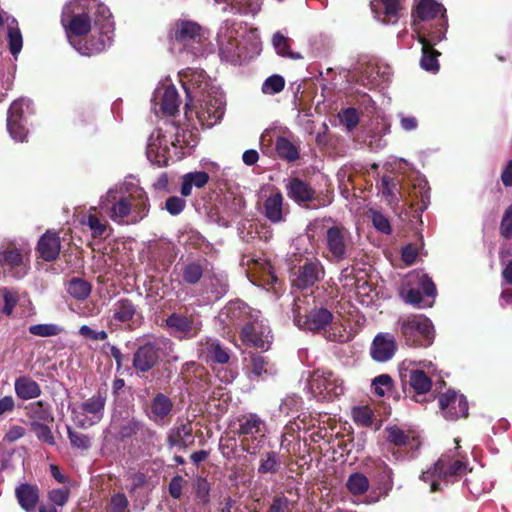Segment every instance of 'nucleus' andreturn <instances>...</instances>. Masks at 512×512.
<instances>
[{"mask_svg":"<svg viewBox=\"0 0 512 512\" xmlns=\"http://www.w3.org/2000/svg\"><path fill=\"white\" fill-rule=\"evenodd\" d=\"M250 263H252V267L250 268L252 273L259 274L267 283L276 281L272 266L267 260L248 258L246 264L250 265Z\"/></svg>","mask_w":512,"mask_h":512,"instance_id":"obj_47","label":"nucleus"},{"mask_svg":"<svg viewBox=\"0 0 512 512\" xmlns=\"http://www.w3.org/2000/svg\"><path fill=\"white\" fill-rule=\"evenodd\" d=\"M380 191L390 206H395L400 202V200H405V194L401 191L399 181L389 176L382 177Z\"/></svg>","mask_w":512,"mask_h":512,"instance_id":"obj_36","label":"nucleus"},{"mask_svg":"<svg viewBox=\"0 0 512 512\" xmlns=\"http://www.w3.org/2000/svg\"><path fill=\"white\" fill-rule=\"evenodd\" d=\"M369 217L373 226L381 233L389 234L391 232V225L388 218L380 211L371 209Z\"/></svg>","mask_w":512,"mask_h":512,"instance_id":"obj_57","label":"nucleus"},{"mask_svg":"<svg viewBox=\"0 0 512 512\" xmlns=\"http://www.w3.org/2000/svg\"><path fill=\"white\" fill-rule=\"evenodd\" d=\"M447 27V19H437L434 26L430 25L429 27H426L424 34L426 36L427 43L433 47L444 40L446 38Z\"/></svg>","mask_w":512,"mask_h":512,"instance_id":"obj_46","label":"nucleus"},{"mask_svg":"<svg viewBox=\"0 0 512 512\" xmlns=\"http://www.w3.org/2000/svg\"><path fill=\"white\" fill-rule=\"evenodd\" d=\"M285 81L280 75H272L268 77L263 85L262 92L266 95H274L281 92L284 89Z\"/></svg>","mask_w":512,"mask_h":512,"instance_id":"obj_55","label":"nucleus"},{"mask_svg":"<svg viewBox=\"0 0 512 512\" xmlns=\"http://www.w3.org/2000/svg\"><path fill=\"white\" fill-rule=\"evenodd\" d=\"M0 264L9 269L16 278H22L28 271L24 255L16 248L0 252Z\"/></svg>","mask_w":512,"mask_h":512,"instance_id":"obj_29","label":"nucleus"},{"mask_svg":"<svg viewBox=\"0 0 512 512\" xmlns=\"http://www.w3.org/2000/svg\"><path fill=\"white\" fill-rule=\"evenodd\" d=\"M99 208L114 223L134 225L147 217L150 203L139 181L129 176L100 197Z\"/></svg>","mask_w":512,"mask_h":512,"instance_id":"obj_2","label":"nucleus"},{"mask_svg":"<svg viewBox=\"0 0 512 512\" xmlns=\"http://www.w3.org/2000/svg\"><path fill=\"white\" fill-rule=\"evenodd\" d=\"M8 26V41H9V50L13 57L17 59L18 54L21 52L23 46V38L20 32V29L17 26V21L12 18L10 22L7 24Z\"/></svg>","mask_w":512,"mask_h":512,"instance_id":"obj_45","label":"nucleus"},{"mask_svg":"<svg viewBox=\"0 0 512 512\" xmlns=\"http://www.w3.org/2000/svg\"><path fill=\"white\" fill-rule=\"evenodd\" d=\"M28 417L30 419L31 424H41V423H51L53 422L52 413L47 405H44L43 402L38 401L36 403H32L28 407Z\"/></svg>","mask_w":512,"mask_h":512,"instance_id":"obj_41","label":"nucleus"},{"mask_svg":"<svg viewBox=\"0 0 512 512\" xmlns=\"http://www.w3.org/2000/svg\"><path fill=\"white\" fill-rule=\"evenodd\" d=\"M308 389L318 400H332L344 394V380L328 369L314 370L308 379Z\"/></svg>","mask_w":512,"mask_h":512,"instance_id":"obj_8","label":"nucleus"},{"mask_svg":"<svg viewBox=\"0 0 512 512\" xmlns=\"http://www.w3.org/2000/svg\"><path fill=\"white\" fill-rule=\"evenodd\" d=\"M327 258L331 261L340 262L347 259L353 251L352 235L342 225H333L326 230L324 237Z\"/></svg>","mask_w":512,"mask_h":512,"instance_id":"obj_9","label":"nucleus"},{"mask_svg":"<svg viewBox=\"0 0 512 512\" xmlns=\"http://www.w3.org/2000/svg\"><path fill=\"white\" fill-rule=\"evenodd\" d=\"M2 296L4 301L2 312L5 315L10 316L13 313L14 308L19 304L20 294L16 291L4 288L2 289Z\"/></svg>","mask_w":512,"mask_h":512,"instance_id":"obj_56","label":"nucleus"},{"mask_svg":"<svg viewBox=\"0 0 512 512\" xmlns=\"http://www.w3.org/2000/svg\"><path fill=\"white\" fill-rule=\"evenodd\" d=\"M240 337L243 344L261 350H268L272 343L271 330L260 312L241 328Z\"/></svg>","mask_w":512,"mask_h":512,"instance_id":"obj_12","label":"nucleus"},{"mask_svg":"<svg viewBox=\"0 0 512 512\" xmlns=\"http://www.w3.org/2000/svg\"><path fill=\"white\" fill-rule=\"evenodd\" d=\"M275 148L279 157L289 162H294L299 158L298 148L286 137H277Z\"/></svg>","mask_w":512,"mask_h":512,"instance_id":"obj_43","label":"nucleus"},{"mask_svg":"<svg viewBox=\"0 0 512 512\" xmlns=\"http://www.w3.org/2000/svg\"><path fill=\"white\" fill-rule=\"evenodd\" d=\"M206 265L207 262L205 260L184 264L182 268L183 280L188 284L197 283L201 279Z\"/></svg>","mask_w":512,"mask_h":512,"instance_id":"obj_44","label":"nucleus"},{"mask_svg":"<svg viewBox=\"0 0 512 512\" xmlns=\"http://www.w3.org/2000/svg\"><path fill=\"white\" fill-rule=\"evenodd\" d=\"M67 292L77 300H84L91 293V285L86 280L73 278L68 284Z\"/></svg>","mask_w":512,"mask_h":512,"instance_id":"obj_50","label":"nucleus"},{"mask_svg":"<svg viewBox=\"0 0 512 512\" xmlns=\"http://www.w3.org/2000/svg\"><path fill=\"white\" fill-rule=\"evenodd\" d=\"M439 407L442 416L450 421L466 417L468 414V402L465 396L453 390L439 396Z\"/></svg>","mask_w":512,"mask_h":512,"instance_id":"obj_18","label":"nucleus"},{"mask_svg":"<svg viewBox=\"0 0 512 512\" xmlns=\"http://www.w3.org/2000/svg\"><path fill=\"white\" fill-rule=\"evenodd\" d=\"M196 143L191 132L174 123H167L149 136L146 155L151 163L166 166L170 160L177 161L189 154Z\"/></svg>","mask_w":512,"mask_h":512,"instance_id":"obj_4","label":"nucleus"},{"mask_svg":"<svg viewBox=\"0 0 512 512\" xmlns=\"http://www.w3.org/2000/svg\"><path fill=\"white\" fill-rule=\"evenodd\" d=\"M61 248L60 238L57 233L47 231L38 241V252L46 261L57 258Z\"/></svg>","mask_w":512,"mask_h":512,"instance_id":"obj_35","label":"nucleus"},{"mask_svg":"<svg viewBox=\"0 0 512 512\" xmlns=\"http://www.w3.org/2000/svg\"><path fill=\"white\" fill-rule=\"evenodd\" d=\"M346 487L353 495L364 494L369 488V481L362 473H353L349 476Z\"/></svg>","mask_w":512,"mask_h":512,"instance_id":"obj_51","label":"nucleus"},{"mask_svg":"<svg viewBox=\"0 0 512 512\" xmlns=\"http://www.w3.org/2000/svg\"><path fill=\"white\" fill-rule=\"evenodd\" d=\"M15 496L25 512H36L40 497L37 485L22 483L15 488Z\"/></svg>","mask_w":512,"mask_h":512,"instance_id":"obj_34","label":"nucleus"},{"mask_svg":"<svg viewBox=\"0 0 512 512\" xmlns=\"http://www.w3.org/2000/svg\"><path fill=\"white\" fill-rule=\"evenodd\" d=\"M400 333L409 346H430L434 340V327L430 319L421 314L398 319Z\"/></svg>","mask_w":512,"mask_h":512,"instance_id":"obj_7","label":"nucleus"},{"mask_svg":"<svg viewBox=\"0 0 512 512\" xmlns=\"http://www.w3.org/2000/svg\"><path fill=\"white\" fill-rule=\"evenodd\" d=\"M272 45L276 53L282 57H289L293 59L300 58L299 54H294L290 50V39L282 32H276L272 37Z\"/></svg>","mask_w":512,"mask_h":512,"instance_id":"obj_49","label":"nucleus"},{"mask_svg":"<svg viewBox=\"0 0 512 512\" xmlns=\"http://www.w3.org/2000/svg\"><path fill=\"white\" fill-rule=\"evenodd\" d=\"M386 437L389 443L395 446H408L409 448H418L422 445L420 436L412 430L405 431L398 426H388L385 429Z\"/></svg>","mask_w":512,"mask_h":512,"instance_id":"obj_33","label":"nucleus"},{"mask_svg":"<svg viewBox=\"0 0 512 512\" xmlns=\"http://www.w3.org/2000/svg\"><path fill=\"white\" fill-rule=\"evenodd\" d=\"M414 32L417 36V40L422 45V57L420 60L421 67L432 73H436L439 71V62L438 56L440 53L433 49L429 43H427V39L425 34L423 33V27L419 26V23L416 21L414 24Z\"/></svg>","mask_w":512,"mask_h":512,"instance_id":"obj_27","label":"nucleus"},{"mask_svg":"<svg viewBox=\"0 0 512 512\" xmlns=\"http://www.w3.org/2000/svg\"><path fill=\"white\" fill-rule=\"evenodd\" d=\"M106 397L97 393L80 404L71 407L73 422L82 428H89L99 423L104 415Z\"/></svg>","mask_w":512,"mask_h":512,"instance_id":"obj_10","label":"nucleus"},{"mask_svg":"<svg viewBox=\"0 0 512 512\" xmlns=\"http://www.w3.org/2000/svg\"><path fill=\"white\" fill-rule=\"evenodd\" d=\"M28 330L30 334L38 337H52L63 332V328L54 323L31 325Z\"/></svg>","mask_w":512,"mask_h":512,"instance_id":"obj_52","label":"nucleus"},{"mask_svg":"<svg viewBox=\"0 0 512 512\" xmlns=\"http://www.w3.org/2000/svg\"><path fill=\"white\" fill-rule=\"evenodd\" d=\"M409 283L417 286L427 297H435L436 287L428 275L421 272H413L409 275Z\"/></svg>","mask_w":512,"mask_h":512,"instance_id":"obj_48","label":"nucleus"},{"mask_svg":"<svg viewBox=\"0 0 512 512\" xmlns=\"http://www.w3.org/2000/svg\"><path fill=\"white\" fill-rule=\"evenodd\" d=\"M61 22L68 36H81L92 31L89 40L70 43L82 55L100 53L108 48L113 40L114 24L109 9L98 0H71L62 10Z\"/></svg>","mask_w":512,"mask_h":512,"instance_id":"obj_1","label":"nucleus"},{"mask_svg":"<svg viewBox=\"0 0 512 512\" xmlns=\"http://www.w3.org/2000/svg\"><path fill=\"white\" fill-rule=\"evenodd\" d=\"M142 425L139 421L135 419H125L123 420L121 427L119 429V435L122 438L131 437L136 435L138 431L141 429Z\"/></svg>","mask_w":512,"mask_h":512,"instance_id":"obj_61","label":"nucleus"},{"mask_svg":"<svg viewBox=\"0 0 512 512\" xmlns=\"http://www.w3.org/2000/svg\"><path fill=\"white\" fill-rule=\"evenodd\" d=\"M197 351L199 357L206 361L225 364L230 359L227 350L221 346L218 340L212 338L202 339L198 344Z\"/></svg>","mask_w":512,"mask_h":512,"instance_id":"obj_26","label":"nucleus"},{"mask_svg":"<svg viewBox=\"0 0 512 512\" xmlns=\"http://www.w3.org/2000/svg\"><path fill=\"white\" fill-rule=\"evenodd\" d=\"M172 408L173 402L171 399L162 393H158L152 398L148 406L147 416L155 423L164 424Z\"/></svg>","mask_w":512,"mask_h":512,"instance_id":"obj_30","label":"nucleus"},{"mask_svg":"<svg viewBox=\"0 0 512 512\" xmlns=\"http://www.w3.org/2000/svg\"><path fill=\"white\" fill-rule=\"evenodd\" d=\"M423 368L427 369V372L418 368H405L400 372L402 381L408 383L409 387L418 396L427 394L432 387L430 374L432 373L433 365L430 362L423 363Z\"/></svg>","mask_w":512,"mask_h":512,"instance_id":"obj_19","label":"nucleus"},{"mask_svg":"<svg viewBox=\"0 0 512 512\" xmlns=\"http://www.w3.org/2000/svg\"><path fill=\"white\" fill-rule=\"evenodd\" d=\"M398 349L396 338L388 332L378 333L370 346L371 358L379 363L390 361Z\"/></svg>","mask_w":512,"mask_h":512,"instance_id":"obj_22","label":"nucleus"},{"mask_svg":"<svg viewBox=\"0 0 512 512\" xmlns=\"http://www.w3.org/2000/svg\"><path fill=\"white\" fill-rule=\"evenodd\" d=\"M96 207H91L87 219L83 221V224L87 225L91 230V234L94 238H102L105 236L109 225L106 220L101 219L96 215Z\"/></svg>","mask_w":512,"mask_h":512,"instance_id":"obj_42","label":"nucleus"},{"mask_svg":"<svg viewBox=\"0 0 512 512\" xmlns=\"http://www.w3.org/2000/svg\"><path fill=\"white\" fill-rule=\"evenodd\" d=\"M295 276L293 285L298 289H306L323 278L324 269L319 261H310L300 267Z\"/></svg>","mask_w":512,"mask_h":512,"instance_id":"obj_25","label":"nucleus"},{"mask_svg":"<svg viewBox=\"0 0 512 512\" xmlns=\"http://www.w3.org/2000/svg\"><path fill=\"white\" fill-rule=\"evenodd\" d=\"M262 208L265 217L272 223H281L286 220L288 206L284 204V197L277 188H272L262 195Z\"/></svg>","mask_w":512,"mask_h":512,"instance_id":"obj_20","label":"nucleus"},{"mask_svg":"<svg viewBox=\"0 0 512 512\" xmlns=\"http://www.w3.org/2000/svg\"><path fill=\"white\" fill-rule=\"evenodd\" d=\"M445 12L446 10L441 4L433 0H421L416 7L413 25L417 21L419 26L423 27L424 32L426 30V26L423 25L422 22L436 19L439 15V19H446Z\"/></svg>","mask_w":512,"mask_h":512,"instance_id":"obj_32","label":"nucleus"},{"mask_svg":"<svg viewBox=\"0 0 512 512\" xmlns=\"http://www.w3.org/2000/svg\"><path fill=\"white\" fill-rule=\"evenodd\" d=\"M14 79V68H10L7 72L4 71L0 63V102L6 96L8 90L11 88Z\"/></svg>","mask_w":512,"mask_h":512,"instance_id":"obj_59","label":"nucleus"},{"mask_svg":"<svg viewBox=\"0 0 512 512\" xmlns=\"http://www.w3.org/2000/svg\"><path fill=\"white\" fill-rule=\"evenodd\" d=\"M340 122L348 131H352L359 123V115L355 108H347L339 114Z\"/></svg>","mask_w":512,"mask_h":512,"instance_id":"obj_58","label":"nucleus"},{"mask_svg":"<svg viewBox=\"0 0 512 512\" xmlns=\"http://www.w3.org/2000/svg\"><path fill=\"white\" fill-rule=\"evenodd\" d=\"M239 31L234 23L225 21L220 26L217 40L220 50V55L228 62L236 63L241 60L243 56V49L238 40Z\"/></svg>","mask_w":512,"mask_h":512,"instance_id":"obj_13","label":"nucleus"},{"mask_svg":"<svg viewBox=\"0 0 512 512\" xmlns=\"http://www.w3.org/2000/svg\"><path fill=\"white\" fill-rule=\"evenodd\" d=\"M470 470L468 463L458 455L444 453L420 478L430 484L431 492H436L442 490V484L454 483Z\"/></svg>","mask_w":512,"mask_h":512,"instance_id":"obj_6","label":"nucleus"},{"mask_svg":"<svg viewBox=\"0 0 512 512\" xmlns=\"http://www.w3.org/2000/svg\"><path fill=\"white\" fill-rule=\"evenodd\" d=\"M266 425L256 414L243 417L239 433L246 448H262L267 444Z\"/></svg>","mask_w":512,"mask_h":512,"instance_id":"obj_15","label":"nucleus"},{"mask_svg":"<svg viewBox=\"0 0 512 512\" xmlns=\"http://www.w3.org/2000/svg\"><path fill=\"white\" fill-rule=\"evenodd\" d=\"M180 81L185 90L188 110H194L199 122L212 127L224 114L225 100L222 91L214 86L203 70L186 69L179 73Z\"/></svg>","mask_w":512,"mask_h":512,"instance_id":"obj_3","label":"nucleus"},{"mask_svg":"<svg viewBox=\"0 0 512 512\" xmlns=\"http://www.w3.org/2000/svg\"><path fill=\"white\" fill-rule=\"evenodd\" d=\"M166 342L161 339H153L143 342L134 353L133 367L138 372L151 370L159 361L161 348Z\"/></svg>","mask_w":512,"mask_h":512,"instance_id":"obj_17","label":"nucleus"},{"mask_svg":"<svg viewBox=\"0 0 512 512\" xmlns=\"http://www.w3.org/2000/svg\"><path fill=\"white\" fill-rule=\"evenodd\" d=\"M252 370L249 375L250 378H263L274 375L277 370L274 364L270 363L265 357L261 355H253L251 358Z\"/></svg>","mask_w":512,"mask_h":512,"instance_id":"obj_39","label":"nucleus"},{"mask_svg":"<svg viewBox=\"0 0 512 512\" xmlns=\"http://www.w3.org/2000/svg\"><path fill=\"white\" fill-rule=\"evenodd\" d=\"M259 316V311L247 306L242 301L228 303L218 314V320L227 334L242 328L253 317Z\"/></svg>","mask_w":512,"mask_h":512,"instance_id":"obj_11","label":"nucleus"},{"mask_svg":"<svg viewBox=\"0 0 512 512\" xmlns=\"http://www.w3.org/2000/svg\"><path fill=\"white\" fill-rule=\"evenodd\" d=\"M135 311V307L131 301L121 299L111 308L112 319L119 323H126L133 318Z\"/></svg>","mask_w":512,"mask_h":512,"instance_id":"obj_40","label":"nucleus"},{"mask_svg":"<svg viewBox=\"0 0 512 512\" xmlns=\"http://www.w3.org/2000/svg\"><path fill=\"white\" fill-rule=\"evenodd\" d=\"M354 421L361 426H372L375 421V414L369 406H359L352 410Z\"/></svg>","mask_w":512,"mask_h":512,"instance_id":"obj_53","label":"nucleus"},{"mask_svg":"<svg viewBox=\"0 0 512 512\" xmlns=\"http://www.w3.org/2000/svg\"><path fill=\"white\" fill-rule=\"evenodd\" d=\"M166 324L171 333L179 338H192L201 329V322L193 316H185L173 313L166 319Z\"/></svg>","mask_w":512,"mask_h":512,"instance_id":"obj_23","label":"nucleus"},{"mask_svg":"<svg viewBox=\"0 0 512 512\" xmlns=\"http://www.w3.org/2000/svg\"><path fill=\"white\" fill-rule=\"evenodd\" d=\"M501 234L506 239L512 238V204L505 210L500 225Z\"/></svg>","mask_w":512,"mask_h":512,"instance_id":"obj_64","label":"nucleus"},{"mask_svg":"<svg viewBox=\"0 0 512 512\" xmlns=\"http://www.w3.org/2000/svg\"><path fill=\"white\" fill-rule=\"evenodd\" d=\"M14 389L17 397L22 400L35 399L41 395L39 384L28 376H21L15 380Z\"/></svg>","mask_w":512,"mask_h":512,"instance_id":"obj_37","label":"nucleus"},{"mask_svg":"<svg viewBox=\"0 0 512 512\" xmlns=\"http://www.w3.org/2000/svg\"><path fill=\"white\" fill-rule=\"evenodd\" d=\"M400 0H372L371 9L377 19L384 24H394L399 18Z\"/></svg>","mask_w":512,"mask_h":512,"instance_id":"obj_31","label":"nucleus"},{"mask_svg":"<svg viewBox=\"0 0 512 512\" xmlns=\"http://www.w3.org/2000/svg\"><path fill=\"white\" fill-rule=\"evenodd\" d=\"M302 406V399L297 395H288L281 403L280 410L287 416L297 412Z\"/></svg>","mask_w":512,"mask_h":512,"instance_id":"obj_60","label":"nucleus"},{"mask_svg":"<svg viewBox=\"0 0 512 512\" xmlns=\"http://www.w3.org/2000/svg\"><path fill=\"white\" fill-rule=\"evenodd\" d=\"M287 196L297 204L311 202L315 198V190L304 180L290 177L285 181Z\"/></svg>","mask_w":512,"mask_h":512,"instance_id":"obj_28","label":"nucleus"},{"mask_svg":"<svg viewBox=\"0 0 512 512\" xmlns=\"http://www.w3.org/2000/svg\"><path fill=\"white\" fill-rule=\"evenodd\" d=\"M171 37L180 45V57L184 61H192L211 51L205 30L196 22L178 20L171 30Z\"/></svg>","mask_w":512,"mask_h":512,"instance_id":"obj_5","label":"nucleus"},{"mask_svg":"<svg viewBox=\"0 0 512 512\" xmlns=\"http://www.w3.org/2000/svg\"><path fill=\"white\" fill-rule=\"evenodd\" d=\"M168 442L171 446L178 448L194 445L192 421L179 418L168 433Z\"/></svg>","mask_w":512,"mask_h":512,"instance_id":"obj_24","label":"nucleus"},{"mask_svg":"<svg viewBox=\"0 0 512 512\" xmlns=\"http://www.w3.org/2000/svg\"><path fill=\"white\" fill-rule=\"evenodd\" d=\"M31 102L28 99L14 101L7 115V129L10 136L19 142L25 141L28 131L24 123V115L30 113Z\"/></svg>","mask_w":512,"mask_h":512,"instance_id":"obj_16","label":"nucleus"},{"mask_svg":"<svg viewBox=\"0 0 512 512\" xmlns=\"http://www.w3.org/2000/svg\"><path fill=\"white\" fill-rule=\"evenodd\" d=\"M300 299H297L294 303L293 313L294 322L301 329H307L310 331L324 330L328 325H334L333 314L326 308L320 307L315 308L307 315L301 314Z\"/></svg>","mask_w":512,"mask_h":512,"instance_id":"obj_14","label":"nucleus"},{"mask_svg":"<svg viewBox=\"0 0 512 512\" xmlns=\"http://www.w3.org/2000/svg\"><path fill=\"white\" fill-rule=\"evenodd\" d=\"M392 386V378L388 374L375 377L371 383L372 392L379 397H383L386 392L391 390Z\"/></svg>","mask_w":512,"mask_h":512,"instance_id":"obj_54","label":"nucleus"},{"mask_svg":"<svg viewBox=\"0 0 512 512\" xmlns=\"http://www.w3.org/2000/svg\"><path fill=\"white\" fill-rule=\"evenodd\" d=\"M209 181V175L204 171H194L184 174L181 177V195L188 197L192 194V189L203 188Z\"/></svg>","mask_w":512,"mask_h":512,"instance_id":"obj_38","label":"nucleus"},{"mask_svg":"<svg viewBox=\"0 0 512 512\" xmlns=\"http://www.w3.org/2000/svg\"><path fill=\"white\" fill-rule=\"evenodd\" d=\"M128 499L122 493H117L111 497L109 510L110 512H127Z\"/></svg>","mask_w":512,"mask_h":512,"instance_id":"obj_63","label":"nucleus"},{"mask_svg":"<svg viewBox=\"0 0 512 512\" xmlns=\"http://www.w3.org/2000/svg\"><path fill=\"white\" fill-rule=\"evenodd\" d=\"M152 103V108L156 114L161 112L168 116L174 115L178 111L180 104L176 88L171 85L157 88L154 92Z\"/></svg>","mask_w":512,"mask_h":512,"instance_id":"obj_21","label":"nucleus"},{"mask_svg":"<svg viewBox=\"0 0 512 512\" xmlns=\"http://www.w3.org/2000/svg\"><path fill=\"white\" fill-rule=\"evenodd\" d=\"M48 424L49 423L31 424V428L39 440L47 445H53L54 438L52 436L51 430L48 427Z\"/></svg>","mask_w":512,"mask_h":512,"instance_id":"obj_62","label":"nucleus"}]
</instances>
